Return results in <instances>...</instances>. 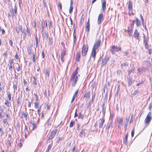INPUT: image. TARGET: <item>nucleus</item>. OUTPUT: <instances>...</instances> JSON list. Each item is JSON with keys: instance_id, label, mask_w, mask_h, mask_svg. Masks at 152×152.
<instances>
[{"instance_id": "f257e3e1", "label": "nucleus", "mask_w": 152, "mask_h": 152, "mask_svg": "<svg viewBox=\"0 0 152 152\" xmlns=\"http://www.w3.org/2000/svg\"><path fill=\"white\" fill-rule=\"evenodd\" d=\"M78 77L77 75H75V74L72 75L70 79V81L72 83L73 86H75L78 80Z\"/></svg>"}, {"instance_id": "f03ea898", "label": "nucleus", "mask_w": 152, "mask_h": 152, "mask_svg": "<svg viewBox=\"0 0 152 152\" xmlns=\"http://www.w3.org/2000/svg\"><path fill=\"white\" fill-rule=\"evenodd\" d=\"M151 112H149L145 120V123L147 126H148L149 124L152 119V117H151Z\"/></svg>"}, {"instance_id": "7ed1b4c3", "label": "nucleus", "mask_w": 152, "mask_h": 152, "mask_svg": "<svg viewBox=\"0 0 152 152\" xmlns=\"http://www.w3.org/2000/svg\"><path fill=\"white\" fill-rule=\"evenodd\" d=\"M22 32L24 34V36L23 38L26 37V35H28V36H30L31 35L30 30H29L28 28L26 27V28H24L23 30H22Z\"/></svg>"}, {"instance_id": "20e7f679", "label": "nucleus", "mask_w": 152, "mask_h": 152, "mask_svg": "<svg viewBox=\"0 0 152 152\" xmlns=\"http://www.w3.org/2000/svg\"><path fill=\"white\" fill-rule=\"evenodd\" d=\"M56 132L57 131L56 130H54L50 133L47 140V142H48L49 141L51 140L54 137Z\"/></svg>"}, {"instance_id": "39448f33", "label": "nucleus", "mask_w": 152, "mask_h": 152, "mask_svg": "<svg viewBox=\"0 0 152 152\" xmlns=\"http://www.w3.org/2000/svg\"><path fill=\"white\" fill-rule=\"evenodd\" d=\"M73 28L74 29L73 36V40H74V46L73 47H75V45L76 41V27L75 26V24H74Z\"/></svg>"}, {"instance_id": "423d86ee", "label": "nucleus", "mask_w": 152, "mask_h": 152, "mask_svg": "<svg viewBox=\"0 0 152 152\" xmlns=\"http://www.w3.org/2000/svg\"><path fill=\"white\" fill-rule=\"evenodd\" d=\"M109 59V57L106 56L105 57L104 59H102V61L101 64L102 66H105L107 64Z\"/></svg>"}, {"instance_id": "0eeeda50", "label": "nucleus", "mask_w": 152, "mask_h": 152, "mask_svg": "<svg viewBox=\"0 0 152 152\" xmlns=\"http://www.w3.org/2000/svg\"><path fill=\"white\" fill-rule=\"evenodd\" d=\"M97 48H93L91 53V56L95 58L96 57V55L97 51Z\"/></svg>"}, {"instance_id": "6e6552de", "label": "nucleus", "mask_w": 152, "mask_h": 152, "mask_svg": "<svg viewBox=\"0 0 152 152\" xmlns=\"http://www.w3.org/2000/svg\"><path fill=\"white\" fill-rule=\"evenodd\" d=\"M101 41L100 39L96 40L94 45L93 48H98L100 46Z\"/></svg>"}, {"instance_id": "1a4fd4ad", "label": "nucleus", "mask_w": 152, "mask_h": 152, "mask_svg": "<svg viewBox=\"0 0 152 152\" xmlns=\"http://www.w3.org/2000/svg\"><path fill=\"white\" fill-rule=\"evenodd\" d=\"M103 14L102 13L99 15L97 20V23L98 24H101L102 21L103 19Z\"/></svg>"}, {"instance_id": "9d476101", "label": "nucleus", "mask_w": 152, "mask_h": 152, "mask_svg": "<svg viewBox=\"0 0 152 152\" xmlns=\"http://www.w3.org/2000/svg\"><path fill=\"white\" fill-rule=\"evenodd\" d=\"M132 28L131 27H128V29L127 30V34L129 36H132Z\"/></svg>"}, {"instance_id": "9b49d317", "label": "nucleus", "mask_w": 152, "mask_h": 152, "mask_svg": "<svg viewBox=\"0 0 152 152\" xmlns=\"http://www.w3.org/2000/svg\"><path fill=\"white\" fill-rule=\"evenodd\" d=\"M90 91H89L87 92H86L83 95V97L86 98L87 100L89 99L90 98Z\"/></svg>"}, {"instance_id": "f8f14e48", "label": "nucleus", "mask_w": 152, "mask_h": 152, "mask_svg": "<svg viewBox=\"0 0 152 152\" xmlns=\"http://www.w3.org/2000/svg\"><path fill=\"white\" fill-rule=\"evenodd\" d=\"M139 33L138 32L137 29L134 30V37L136 39H139Z\"/></svg>"}, {"instance_id": "ddd939ff", "label": "nucleus", "mask_w": 152, "mask_h": 152, "mask_svg": "<svg viewBox=\"0 0 152 152\" xmlns=\"http://www.w3.org/2000/svg\"><path fill=\"white\" fill-rule=\"evenodd\" d=\"M88 50V48H82V55L83 56H85Z\"/></svg>"}, {"instance_id": "4468645a", "label": "nucleus", "mask_w": 152, "mask_h": 152, "mask_svg": "<svg viewBox=\"0 0 152 152\" xmlns=\"http://www.w3.org/2000/svg\"><path fill=\"white\" fill-rule=\"evenodd\" d=\"M143 36H144V43L145 45V48H148L149 45H148V40H147V39L146 38V36L144 34Z\"/></svg>"}, {"instance_id": "2eb2a0df", "label": "nucleus", "mask_w": 152, "mask_h": 152, "mask_svg": "<svg viewBox=\"0 0 152 152\" xmlns=\"http://www.w3.org/2000/svg\"><path fill=\"white\" fill-rule=\"evenodd\" d=\"M106 1L105 0H103L102 1V10L103 12H104L105 11L106 9Z\"/></svg>"}, {"instance_id": "dca6fc26", "label": "nucleus", "mask_w": 152, "mask_h": 152, "mask_svg": "<svg viewBox=\"0 0 152 152\" xmlns=\"http://www.w3.org/2000/svg\"><path fill=\"white\" fill-rule=\"evenodd\" d=\"M101 121V122L99 124V128H103V124L104 122V118H100Z\"/></svg>"}, {"instance_id": "f3484780", "label": "nucleus", "mask_w": 152, "mask_h": 152, "mask_svg": "<svg viewBox=\"0 0 152 152\" xmlns=\"http://www.w3.org/2000/svg\"><path fill=\"white\" fill-rule=\"evenodd\" d=\"M89 20V19H88V21L86 25V30L88 32H89L90 30V24Z\"/></svg>"}, {"instance_id": "a211bd4d", "label": "nucleus", "mask_w": 152, "mask_h": 152, "mask_svg": "<svg viewBox=\"0 0 152 152\" xmlns=\"http://www.w3.org/2000/svg\"><path fill=\"white\" fill-rule=\"evenodd\" d=\"M128 137V133H127L126 135H125L124 139V140L123 141V143L124 144H125L126 145H127L128 144L127 142V138Z\"/></svg>"}, {"instance_id": "6ab92c4d", "label": "nucleus", "mask_w": 152, "mask_h": 152, "mask_svg": "<svg viewBox=\"0 0 152 152\" xmlns=\"http://www.w3.org/2000/svg\"><path fill=\"white\" fill-rule=\"evenodd\" d=\"M128 10H129L132 11V2L130 0L129 1Z\"/></svg>"}, {"instance_id": "aec40b11", "label": "nucleus", "mask_w": 152, "mask_h": 152, "mask_svg": "<svg viewBox=\"0 0 152 152\" xmlns=\"http://www.w3.org/2000/svg\"><path fill=\"white\" fill-rule=\"evenodd\" d=\"M84 131L85 129H81L79 135L80 137H82L83 135H85Z\"/></svg>"}, {"instance_id": "412c9836", "label": "nucleus", "mask_w": 152, "mask_h": 152, "mask_svg": "<svg viewBox=\"0 0 152 152\" xmlns=\"http://www.w3.org/2000/svg\"><path fill=\"white\" fill-rule=\"evenodd\" d=\"M127 82L128 86L130 87L132 83V80L130 77H127Z\"/></svg>"}, {"instance_id": "4be33fe9", "label": "nucleus", "mask_w": 152, "mask_h": 152, "mask_svg": "<svg viewBox=\"0 0 152 152\" xmlns=\"http://www.w3.org/2000/svg\"><path fill=\"white\" fill-rule=\"evenodd\" d=\"M39 102H36L34 103V107L35 109H40L41 107V106L40 107H39Z\"/></svg>"}, {"instance_id": "5701e85b", "label": "nucleus", "mask_w": 152, "mask_h": 152, "mask_svg": "<svg viewBox=\"0 0 152 152\" xmlns=\"http://www.w3.org/2000/svg\"><path fill=\"white\" fill-rule=\"evenodd\" d=\"M42 34L43 38L45 39H47L48 36V33H47L46 32H45L44 33H42Z\"/></svg>"}, {"instance_id": "b1692460", "label": "nucleus", "mask_w": 152, "mask_h": 152, "mask_svg": "<svg viewBox=\"0 0 152 152\" xmlns=\"http://www.w3.org/2000/svg\"><path fill=\"white\" fill-rule=\"evenodd\" d=\"M67 54V52L65 50H62L61 53V56L64 57Z\"/></svg>"}, {"instance_id": "393cba45", "label": "nucleus", "mask_w": 152, "mask_h": 152, "mask_svg": "<svg viewBox=\"0 0 152 152\" xmlns=\"http://www.w3.org/2000/svg\"><path fill=\"white\" fill-rule=\"evenodd\" d=\"M121 49V48H111V49L110 50V52H111V53L113 54L114 53H115L116 52L115 51V49H118V50H120V49Z\"/></svg>"}, {"instance_id": "a878e982", "label": "nucleus", "mask_w": 152, "mask_h": 152, "mask_svg": "<svg viewBox=\"0 0 152 152\" xmlns=\"http://www.w3.org/2000/svg\"><path fill=\"white\" fill-rule=\"evenodd\" d=\"M16 102H17V105L18 106H20L21 103V100L19 99V97L17 99Z\"/></svg>"}, {"instance_id": "bb28decb", "label": "nucleus", "mask_w": 152, "mask_h": 152, "mask_svg": "<svg viewBox=\"0 0 152 152\" xmlns=\"http://www.w3.org/2000/svg\"><path fill=\"white\" fill-rule=\"evenodd\" d=\"M136 25L138 26H139L141 25V23L140 20L137 18H136Z\"/></svg>"}, {"instance_id": "cd10ccee", "label": "nucleus", "mask_w": 152, "mask_h": 152, "mask_svg": "<svg viewBox=\"0 0 152 152\" xmlns=\"http://www.w3.org/2000/svg\"><path fill=\"white\" fill-rule=\"evenodd\" d=\"M4 104L7 107H9L10 106V104L9 103L8 101L7 100H5V101L4 102Z\"/></svg>"}, {"instance_id": "c85d7f7f", "label": "nucleus", "mask_w": 152, "mask_h": 152, "mask_svg": "<svg viewBox=\"0 0 152 152\" xmlns=\"http://www.w3.org/2000/svg\"><path fill=\"white\" fill-rule=\"evenodd\" d=\"M45 74L47 76V77H49V72L48 69H46L45 70Z\"/></svg>"}, {"instance_id": "c756f323", "label": "nucleus", "mask_w": 152, "mask_h": 152, "mask_svg": "<svg viewBox=\"0 0 152 152\" xmlns=\"http://www.w3.org/2000/svg\"><path fill=\"white\" fill-rule=\"evenodd\" d=\"M80 52L77 53V58H76V60L77 61H79L80 60Z\"/></svg>"}, {"instance_id": "7c9ffc66", "label": "nucleus", "mask_w": 152, "mask_h": 152, "mask_svg": "<svg viewBox=\"0 0 152 152\" xmlns=\"http://www.w3.org/2000/svg\"><path fill=\"white\" fill-rule=\"evenodd\" d=\"M96 93L94 92L93 93H92V102H93L95 99L96 96Z\"/></svg>"}, {"instance_id": "2f4dec72", "label": "nucleus", "mask_w": 152, "mask_h": 152, "mask_svg": "<svg viewBox=\"0 0 152 152\" xmlns=\"http://www.w3.org/2000/svg\"><path fill=\"white\" fill-rule=\"evenodd\" d=\"M123 122V119L122 118H120L118 120V122L119 124H121Z\"/></svg>"}, {"instance_id": "473e14b6", "label": "nucleus", "mask_w": 152, "mask_h": 152, "mask_svg": "<svg viewBox=\"0 0 152 152\" xmlns=\"http://www.w3.org/2000/svg\"><path fill=\"white\" fill-rule=\"evenodd\" d=\"M120 90V85L119 84L118 85L117 88V91L116 93V95H118V93L119 92V91Z\"/></svg>"}, {"instance_id": "72a5a7b5", "label": "nucleus", "mask_w": 152, "mask_h": 152, "mask_svg": "<svg viewBox=\"0 0 152 152\" xmlns=\"http://www.w3.org/2000/svg\"><path fill=\"white\" fill-rule=\"evenodd\" d=\"M43 24H45V22H42L41 23V26H42V27L41 28V33H42V32H44V27L43 26Z\"/></svg>"}, {"instance_id": "f704fd0d", "label": "nucleus", "mask_w": 152, "mask_h": 152, "mask_svg": "<svg viewBox=\"0 0 152 152\" xmlns=\"http://www.w3.org/2000/svg\"><path fill=\"white\" fill-rule=\"evenodd\" d=\"M102 112L103 113H104L105 112V108L104 107V103H103L102 105Z\"/></svg>"}, {"instance_id": "c9c22d12", "label": "nucleus", "mask_w": 152, "mask_h": 152, "mask_svg": "<svg viewBox=\"0 0 152 152\" xmlns=\"http://www.w3.org/2000/svg\"><path fill=\"white\" fill-rule=\"evenodd\" d=\"M140 17H141V19L142 21V24L143 26H144V19L143 18V17L142 15V14L140 15Z\"/></svg>"}, {"instance_id": "e433bc0d", "label": "nucleus", "mask_w": 152, "mask_h": 152, "mask_svg": "<svg viewBox=\"0 0 152 152\" xmlns=\"http://www.w3.org/2000/svg\"><path fill=\"white\" fill-rule=\"evenodd\" d=\"M75 122L74 121H73L72 120L70 122L69 125V127H72L73 126Z\"/></svg>"}, {"instance_id": "4c0bfd02", "label": "nucleus", "mask_w": 152, "mask_h": 152, "mask_svg": "<svg viewBox=\"0 0 152 152\" xmlns=\"http://www.w3.org/2000/svg\"><path fill=\"white\" fill-rule=\"evenodd\" d=\"M37 93H34V96L35 97L36 99V100L38 101L39 100V97H38V95H37Z\"/></svg>"}, {"instance_id": "58836bf2", "label": "nucleus", "mask_w": 152, "mask_h": 152, "mask_svg": "<svg viewBox=\"0 0 152 152\" xmlns=\"http://www.w3.org/2000/svg\"><path fill=\"white\" fill-rule=\"evenodd\" d=\"M31 123L32 124V126H33V127H32L33 129L34 130L36 127V123H34V122L33 123H32L31 122Z\"/></svg>"}, {"instance_id": "ea45409f", "label": "nucleus", "mask_w": 152, "mask_h": 152, "mask_svg": "<svg viewBox=\"0 0 152 152\" xmlns=\"http://www.w3.org/2000/svg\"><path fill=\"white\" fill-rule=\"evenodd\" d=\"M33 79H34V80H33V82L35 86H36L37 85V83L36 82L37 79L35 77H33Z\"/></svg>"}, {"instance_id": "a19ab883", "label": "nucleus", "mask_w": 152, "mask_h": 152, "mask_svg": "<svg viewBox=\"0 0 152 152\" xmlns=\"http://www.w3.org/2000/svg\"><path fill=\"white\" fill-rule=\"evenodd\" d=\"M49 142L50 143V144L48 146V148L50 150L52 147L53 142H52L50 141H49Z\"/></svg>"}, {"instance_id": "79ce46f5", "label": "nucleus", "mask_w": 152, "mask_h": 152, "mask_svg": "<svg viewBox=\"0 0 152 152\" xmlns=\"http://www.w3.org/2000/svg\"><path fill=\"white\" fill-rule=\"evenodd\" d=\"M78 117V118H80L82 119H83V116L81 114V113H79Z\"/></svg>"}, {"instance_id": "37998d69", "label": "nucleus", "mask_w": 152, "mask_h": 152, "mask_svg": "<svg viewBox=\"0 0 152 152\" xmlns=\"http://www.w3.org/2000/svg\"><path fill=\"white\" fill-rule=\"evenodd\" d=\"M78 69V67H77L76 68L75 70V71H74L73 72L72 75H74V74H75V75H77V71Z\"/></svg>"}, {"instance_id": "c03bdc74", "label": "nucleus", "mask_w": 152, "mask_h": 152, "mask_svg": "<svg viewBox=\"0 0 152 152\" xmlns=\"http://www.w3.org/2000/svg\"><path fill=\"white\" fill-rule=\"evenodd\" d=\"M13 88H14V92H15V90H16L17 89V86L16 85H15L14 82H13Z\"/></svg>"}, {"instance_id": "a18cd8bd", "label": "nucleus", "mask_w": 152, "mask_h": 152, "mask_svg": "<svg viewBox=\"0 0 152 152\" xmlns=\"http://www.w3.org/2000/svg\"><path fill=\"white\" fill-rule=\"evenodd\" d=\"M22 115H24V117L25 118L26 120H27V113H23Z\"/></svg>"}, {"instance_id": "49530a36", "label": "nucleus", "mask_w": 152, "mask_h": 152, "mask_svg": "<svg viewBox=\"0 0 152 152\" xmlns=\"http://www.w3.org/2000/svg\"><path fill=\"white\" fill-rule=\"evenodd\" d=\"M134 71V69H130L128 72V75H129L131 73Z\"/></svg>"}, {"instance_id": "de8ad7c7", "label": "nucleus", "mask_w": 152, "mask_h": 152, "mask_svg": "<svg viewBox=\"0 0 152 152\" xmlns=\"http://www.w3.org/2000/svg\"><path fill=\"white\" fill-rule=\"evenodd\" d=\"M52 24L53 23L51 22H49V28L50 29L51 28H52Z\"/></svg>"}, {"instance_id": "09e8293b", "label": "nucleus", "mask_w": 152, "mask_h": 152, "mask_svg": "<svg viewBox=\"0 0 152 152\" xmlns=\"http://www.w3.org/2000/svg\"><path fill=\"white\" fill-rule=\"evenodd\" d=\"M49 45H51L52 44L53 42V39L52 38H49Z\"/></svg>"}, {"instance_id": "8fccbe9b", "label": "nucleus", "mask_w": 152, "mask_h": 152, "mask_svg": "<svg viewBox=\"0 0 152 152\" xmlns=\"http://www.w3.org/2000/svg\"><path fill=\"white\" fill-rule=\"evenodd\" d=\"M78 89H77L75 93L73 95V97H75L78 94Z\"/></svg>"}, {"instance_id": "3c124183", "label": "nucleus", "mask_w": 152, "mask_h": 152, "mask_svg": "<svg viewBox=\"0 0 152 152\" xmlns=\"http://www.w3.org/2000/svg\"><path fill=\"white\" fill-rule=\"evenodd\" d=\"M134 133V129H132V132H131V136L132 137H133Z\"/></svg>"}, {"instance_id": "603ef678", "label": "nucleus", "mask_w": 152, "mask_h": 152, "mask_svg": "<svg viewBox=\"0 0 152 152\" xmlns=\"http://www.w3.org/2000/svg\"><path fill=\"white\" fill-rule=\"evenodd\" d=\"M73 9V6H70V9H69V13H71L72 12V10Z\"/></svg>"}, {"instance_id": "864d4df0", "label": "nucleus", "mask_w": 152, "mask_h": 152, "mask_svg": "<svg viewBox=\"0 0 152 152\" xmlns=\"http://www.w3.org/2000/svg\"><path fill=\"white\" fill-rule=\"evenodd\" d=\"M138 92V90H136L132 94V95L133 96H134L135 95H136L137 94Z\"/></svg>"}, {"instance_id": "5fc2aeb1", "label": "nucleus", "mask_w": 152, "mask_h": 152, "mask_svg": "<svg viewBox=\"0 0 152 152\" xmlns=\"http://www.w3.org/2000/svg\"><path fill=\"white\" fill-rule=\"evenodd\" d=\"M11 14L12 15V16H14L15 15V13L14 12V10L13 8L11 9Z\"/></svg>"}, {"instance_id": "6e6d98bb", "label": "nucleus", "mask_w": 152, "mask_h": 152, "mask_svg": "<svg viewBox=\"0 0 152 152\" xmlns=\"http://www.w3.org/2000/svg\"><path fill=\"white\" fill-rule=\"evenodd\" d=\"M28 52V54L30 55L32 53V51L31 50V49H30L29 48L27 50Z\"/></svg>"}, {"instance_id": "4d7b16f0", "label": "nucleus", "mask_w": 152, "mask_h": 152, "mask_svg": "<svg viewBox=\"0 0 152 152\" xmlns=\"http://www.w3.org/2000/svg\"><path fill=\"white\" fill-rule=\"evenodd\" d=\"M35 39H36V46H37V44H38V38H37V35H36V36H35Z\"/></svg>"}, {"instance_id": "13d9d810", "label": "nucleus", "mask_w": 152, "mask_h": 152, "mask_svg": "<svg viewBox=\"0 0 152 152\" xmlns=\"http://www.w3.org/2000/svg\"><path fill=\"white\" fill-rule=\"evenodd\" d=\"M44 95L45 96L46 98H47L48 97V96L47 95V91L46 90H45V92H44Z\"/></svg>"}, {"instance_id": "bf43d9fd", "label": "nucleus", "mask_w": 152, "mask_h": 152, "mask_svg": "<svg viewBox=\"0 0 152 152\" xmlns=\"http://www.w3.org/2000/svg\"><path fill=\"white\" fill-rule=\"evenodd\" d=\"M32 61L34 62H35V55L34 54H33V58H32Z\"/></svg>"}, {"instance_id": "052dcab7", "label": "nucleus", "mask_w": 152, "mask_h": 152, "mask_svg": "<svg viewBox=\"0 0 152 152\" xmlns=\"http://www.w3.org/2000/svg\"><path fill=\"white\" fill-rule=\"evenodd\" d=\"M33 24L34 27L36 28L37 27L36 22V20H34L33 21Z\"/></svg>"}, {"instance_id": "680f3d73", "label": "nucleus", "mask_w": 152, "mask_h": 152, "mask_svg": "<svg viewBox=\"0 0 152 152\" xmlns=\"http://www.w3.org/2000/svg\"><path fill=\"white\" fill-rule=\"evenodd\" d=\"M11 95L10 93L8 94V97L10 101L11 100Z\"/></svg>"}, {"instance_id": "e2e57ef3", "label": "nucleus", "mask_w": 152, "mask_h": 152, "mask_svg": "<svg viewBox=\"0 0 152 152\" xmlns=\"http://www.w3.org/2000/svg\"><path fill=\"white\" fill-rule=\"evenodd\" d=\"M42 58H44L45 56V53L44 51H43L42 52Z\"/></svg>"}, {"instance_id": "0e129e2a", "label": "nucleus", "mask_w": 152, "mask_h": 152, "mask_svg": "<svg viewBox=\"0 0 152 152\" xmlns=\"http://www.w3.org/2000/svg\"><path fill=\"white\" fill-rule=\"evenodd\" d=\"M9 43L10 45L11 46L13 47V42L12 40H10Z\"/></svg>"}, {"instance_id": "69168bd1", "label": "nucleus", "mask_w": 152, "mask_h": 152, "mask_svg": "<svg viewBox=\"0 0 152 152\" xmlns=\"http://www.w3.org/2000/svg\"><path fill=\"white\" fill-rule=\"evenodd\" d=\"M10 65H12L13 63V59H12L10 60Z\"/></svg>"}, {"instance_id": "338daca9", "label": "nucleus", "mask_w": 152, "mask_h": 152, "mask_svg": "<svg viewBox=\"0 0 152 152\" xmlns=\"http://www.w3.org/2000/svg\"><path fill=\"white\" fill-rule=\"evenodd\" d=\"M7 142L8 143V146H10L11 145V143L10 142V140H7Z\"/></svg>"}, {"instance_id": "774afa93", "label": "nucleus", "mask_w": 152, "mask_h": 152, "mask_svg": "<svg viewBox=\"0 0 152 152\" xmlns=\"http://www.w3.org/2000/svg\"><path fill=\"white\" fill-rule=\"evenodd\" d=\"M152 108V104L150 103L149 104V109L150 110H151Z\"/></svg>"}]
</instances>
